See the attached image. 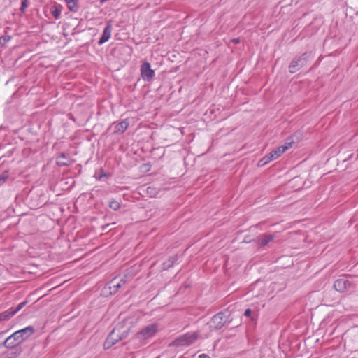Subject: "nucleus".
Instances as JSON below:
<instances>
[{
	"label": "nucleus",
	"instance_id": "nucleus-20",
	"mask_svg": "<svg viewBox=\"0 0 358 358\" xmlns=\"http://www.w3.org/2000/svg\"><path fill=\"white\" fill-rule=\"evenodd\" d=\"M27 6H28L27 0H22L20 10L22 12H24V10L27 8Z\"/></svg>",
	"mask_w": 358,
	"mask_h": 358
},
{
	"label": "nucleus",
	"instance_id": "nucleus-1",
	"mask_svg": "<svg viewBox=\"0 0 358 358\" xmlns=\"http://www.w3.org/2000/svg\"><path fill=\"white\" fill-rule=\"evenodd\" d=\"M34 332V329L31 326L27 327L24 329L18 330L8 336L0 346L4 345L7 348H12L20 344L25 339L31 336Z\"/></svg>",
	"mask_w": 358,
	"mask_h": 358
},
{
	"label": "nucleus",
	"instance_id": "nucleus-23",
	"mask_svg": "<svg viewBox=\"0 0 358 358\" xmlns=\"http://www.w3.org/2000/svg\"><path fill=\"white\" fill-rule=\"evenodd\" d=\"M251 313H252V310L250 309H246L244 313V315L246 317H249V316H250Z\"/></svg>",
	"mask_w": 358,
	"mask_h": 358
},
{
	"label": "nucleus",
	"instance_id": "nucleus-15",
	"mask_svg": "<svg viewBox=\"0 0 358 358\" xmlns=\"http://www.w3.org/2000/svg\"><path fill=\"white\" fill-rule=\"evenodd\" d=\"M66 6L71 12L76 13L79 10L78 0H64Z\"/></svg>",
	"mask_w": 358,
	"mask_h": 358
},
{
	"label": "nucleus",
	"instance_id": "nucleus-19",
	"mask_svg": "<svg viewBox=\"0 0 358 358\" xmlns=\"http://www.w3.org/2000/svg\"><path fill=\"white\" fill-rule=\"evenodd\" d=\"M109 206L114 210H117L120 208V204L119 203V202L113 200L110 202Z\"/></svg>",
	"mask_w": 358,
	"mask_h": 358
},
{
	"label": "nucleus",
	"instance_id": "nucleus-12",
	"mask_svg": "<svg viewBox=\"0 0 358 358\" xmlns=\"http://www.w3.org/2000/svg\"><path fill=\"white\" fill-rule=\"evenodd\" d=\"M71 163V159L64 153L60 154L57 158V164L59 166H69Z\"/></svg>",
	"mask_w": 358,
	"mask_h": 358
},
{
	"label": "nucleus",
	"instance_id": "nucleus-5",
	"mask_svg": "<svg viewBox=\"0 0 358 358\" xmlns=\"http://www.w3.org/2000/svg\"><path fill=\"white\" fill-rule=\"evenodd\" d=\"M158 331L157 324H151L143 328L136 334V337L139 341H145L152 338Z\"/></svg>",
	"mask_w": 358,
	"mask_h": 358
},
{
	"label": "nucleus",
	"instance_id": "nucleus-18",
	"mask_svg": "<svg viewBox=\"0 0 358 358\" xmlns=\"http://www.w3.org/2000/svg\"><path fill=\"white\" fill-rule=\"evenodd\" d=\"M8 171H5L0 175V186L3 185L6 182L7 179L8 178Z\"/></svg>",
	"mask_w": 358,
	"mask_h": 358
},
{
	"label": "nucleus",
	"instance_id": "nucleus-24",
	"mask_svg": "<svg viewBox=\"0 0 358 358\" xmlns=\"http://www.w3.org/2000/svg\"><path fill=\"white\" fill-rule=\"evenodd\" d=\"M231 42H232V43H235V44H238V43H240V38H233V39L231 40Z\"/></svg>",
	"mask_w": 358,
	"mask_h": 358
},
{
	"label": "nucleus",
	"instance_id": "nucleus-8",
	"mask_svg": "<svg viewBox=\"0 0 358 358\" xmlns=\"http://www.w3.org/2000/svg\"><path fill=\"white\" fill-rule=\"evenodd\" d=\"M293 142H286L285 145L279 146L276 149L273 150L270 152V155H272L273 159H276L281 155H282L287 150L292 147Z\"/></svg>",
	"mask_w": 358,
	"mask_h": 358
},
{
	"label": "nucleus",
	"instance_id": "nucleus-14",
	"mask_svg": "<svg viewBox=\"0 0 358 358\" xmlns=\"http://www.w3.org/2000/svg\"><path fill=\"white\" fill-rule=\"evenodd\" d=\"M273 236L271 234L262 235L258 238L259 244L260 246H265L271 241H273Z\"/></svg>",
	"mask_w": 358,
	"mask_h": 358
},
{
	"label": "nucleus",
	"instance_id": "nucleus-27",
	"mask_svg": "<svg viewBox=\"0 0 358 358\" xmlns=\"http://www.w3.org/2000/svg\"><path fill=\"white\" fill-rule=\"evenodd\" d=\"M3 332L0 333V338H1L3 336Z\"/></svg>",
	"mask_w": 358,
	"mask_h": 358
},
{
	"label": "nucleus",
	"instance_id": "nucleus-17",
	"mask_svg": "<svg viewBox=\"0 0 358 358\" xmlns=\"http://www.w3.org/2000/svg\"><path fill=\"white\" fill-rule=\"evenodd\" d=\"M273 160L272 155L269 153L259 161L258 166H264Z\"/></svg>",
	"mask_w": 358,
	"mask_h": 358
},
{
	"label": "nucleus",
	"instance_id": "nucleus-25",
	"mask_svg": "<svg viewBox=\"0 0 358 358\" xmlns=\"http://www.w3.org/2000/svg\"><path fill=\"white\" fill-rule=\"evenodd\" d=\"M199 358H210V357L206 354H201L199 356Z\"/></svg>",
	"mask_w": 358,
	"mask_h": 358
},
{
	"label": "nucleus",
	"instance_id": "nucleus-9",
	"mask_svg": "<svg viewBox=\"0 0 358 358\" xmlns=\"http://www.w3.org/2000/svg\"><path fill=\"white\" fill-rule=\"evenodd\" d=\"M349 280L345 278L338 279L334 282V287L339 292H343L350 287Z\"/></svg>",
	"mask_w": 358,
	"mask_h": 358
},
{
	"label": "nucleus",
	"instance_id": "nucleus-4",
	"mask_svg": "<svg viewBox=\"0 0 358 358\" xmlns=\"http://www.w3.org/2000/svg\"><path fill=\"white\" fill-rule=\"evenodd\" d=\"M312 57L311 52H306L301 57L294 58L289 64V71L294 73L303 66L306 65L308 60Z\"/></svg>",
	"mask_w": 358,
	"mask_h": 358
},
{
	"label": "nucleus",
	"instance_id": "nucleus-16",
	"mask_svg": "<svg viewBox=\"0 0 358 358\" xmlns=\"http://www.w3.org/2000/svg\"><path fill=\"white\" fill-rule=\"evenodd\" d=\"M15 314L13 308H11L0 314V321L6 320L13 317Z\"/></svg>",
	"mask_w": 358,
	"mask_h": 358
},
{
	"label": "nucleus",
	"instance_id": "nucleus-13",
	"mask_svg": "<svg viewBox=\"0 0 358 358\" xmlns=\"http://www.w3.org/2000/svg\"><path fill=\"white\" fill-rule=\"evenodd\" d=\"M129 122L127 120H123L119 123H114V132L122 134L123 133L128 127Z\"/></svg>",
	"mask_w": 358,
	"mask_h": 358
},
{
	"label": "nucleus",
	"instance_id": "nucleus-11",
	"mask_svg": "<svg viewBox=\"0 0 358 358\" xmlns=\"http://www.w3.org/2000/svg\"><path fill=\"white\" fill-rule=\"evenodd\" d=\"M126 282L125 280L123 278L121 279H117L113 278L110 282H109V289L110 290L111 294H115L120 287H121L123 285H124Z\"/></svg>",
	"mask_w": 358,
	"mask_h": 358
},
{
	"label": "nucleus",
	"instance_id": "nucleus-21",
	"mask_svg": "<svg viewBox=\"0 0 358 358\" xmlns=\"http://www.w3.org/2000/svg\"><path fill=\"white\" fill-rule=\"evenodd\" d=\"M26 304V302L24 301V302H22L20 303V304L17 305V306L15 308H13V310L15 311V314L20 310H21L24 306V305Z\"/></svg>",
	"mask_w": 358,
	"mask_h": 358
},
{
	"label": "nucleus",
	"instance_id": "nucleus-6",
	"mask_svg": "<svg viewBox=\"0 0 358 358\" xmlns=\"http://www.w3.org/2000/svg\"><path fill=\"white\" fill-rule=\"evenodd\" d=\"M225 322L224 314L219 313L212 317L209 324L211 329H220L224 326Z\"/></svg>",
	"mask_w": 358,
	"mask_h": 358
},
{
	"label": "nucleus",
	"instance_id": "nucleus-3",
	"mask_svg": "<svg viewBox=\"0 0 358 358\" xmlns=\"http://www.w3.org/2000/svg\"><path fill=\"white\" fill-rule=\"evenodd\" d=\"M122 324H118L108 335L104 343V348H109L115 345L120 340L124 338L127 333L126 331L121 332Z\"/></svg>",
	"mask_w": 358,
	"mask_h": 358
},
{
	"label": "nucleus",
	"instance_id": "nucleus-10",
	"mask_svg": "<svg viewBox=\"0 0 358 358\" xmlns=\"http://www.w3.org/2000/svg\"><path fill=\"white\" fill-rule=\"evenodd\" d=\"M113 26L110 22H108L103 29L101 37L99 38L98 43L101 45L109 40L111 36Z\"/></svg>",
	"mask_w": 358,
	"mask_h": 358
},
{
	"label": "nucleus",
	"instance_id": "nucleus-2",
	"mask_svg": "<svg viewBox=\"0 0 358 358\" xmlns=\"http://www.w3.org/2000/svg\"><path fill=\"white\" fill-rule=\"evenodd\" d=\"M199 337L198 332H188L175 339L169 344L172 347L188 346L194 343Z\"/></svg>",
	"mask_w": 358,
	"mask_h": 358
},
{
	"label": "nucleus",
	"instance_id": "nucleus-7",
	"mask_svg": "<svg viewBox=\"0 0 358 358\" xmlns=\"http://www.w3.org/2000/svg\"><path fill=\"white\" fill-rule=\"evenodd\" d=\"M141 74L143 80L150 81L155 76V71L151 69L149 62H145L141 66Z\"/></svg>",
	"mask_w": 358,
	"mask_h": 358
},
{
	"label": "nucleus",
	"instance_id": "nucleus-26",
	"mask_svg": "<svg viewBox=\"0 0 358 358\" xmlns=\"http://www.w3.org/2000/svg\"><path fill=\"white\" fill-rule=\"evenodd\" d=\"M103 176H106V174L104 173H102L100 176V178L103 177Z\"/></svg>",
	"mask_w": 358,
	"mask_h": 358
},
{
	"label": "nucleus",
	"instance_id": "nucleus-22",
	"mask_svg": "<svg viewBox=\"0 0 358 358\" xmlns=\"http://www.w3.org/2000/svg\"><path fill=\"white\" fill-rule=\"evenodd\" d=\"M52 15H54V17L56 18V19H58L59 17V15H60V11L58 10L57 9H55V10H53L52 12Z\"/></svg>",
	"mask_w": 358,
	"mask_h": 358
}]
</instances>
